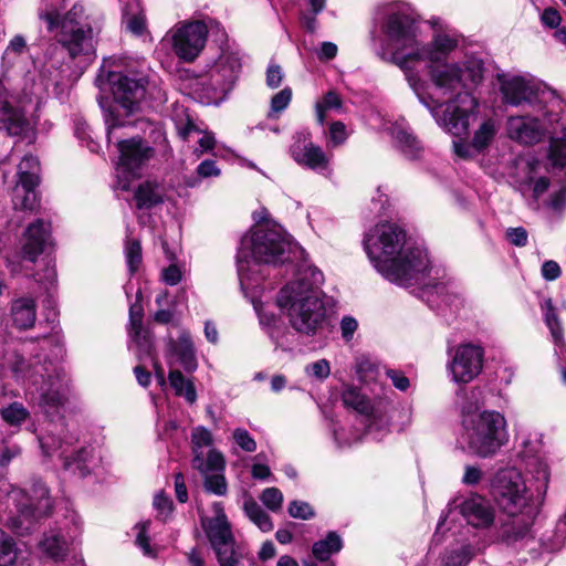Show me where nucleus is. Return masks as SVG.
Segmentation results:
<instances>
[{"instance_id":"nucleus-58","label":"nucleus","mask_w":566,"mask_h":566,"mask_svg":"<svg viewBox=\"0 0 566 566\" xmlns=\"http://www.w3.org/2000/svg\"><path fill=\"white\" fill-rule=\"evenodd\" d=\"M233 439L235 443L245 452H254L256 450V442L247 429H235L233 431Z\"/></svg>"},{"instance_id":"nucleus-34","label":"nucleus","mask_w":566,"mask_h":566,"mask_svg":"<svg viewBox=\"0 0 566 566\" xmlns=\"http://www.w3.org/2000/svg\"><path fill=\"white\" fill-rule=\"evenodd\" d=\"M134 199L138 209H150L163 202V191L158 184L146 181L138 186Z\"/></svg>"},{"instance_id":"nucleus-32","label":"nucleus","mask_w":566,"mask_h":566,"mask_svg":"<svg viewBox=\"0 0 566 566\" xmlns=\"http://www.w3.org/2000/svg\"><path fill=\"white\" fill-rule=\"evenodd\" d=\"M527 473L531 474L532 479L536 481V492L541 504L544 502L548 484L551 472L547 463L538 457H532L526 462Z\"/></svg>"},{"instance_id":"nucleus-50","label":"nucleus","mask_w":566,"mask_h":566,"mask_svg":"<svg viewBox=\"0 0 566 566\" xmlns=\"http://www.w3.org/2000/svg\"><path fill=\"white\" fill-rule=\"evenodd\" d=\"M126 262L129 271L135 272L142 263V247L138 240H127L125 245Z\"/></svg>"},{"instance_id":"nucleus-3","label":"nucleus","mask_w":566,"mask_h":566,"mask_svg":"<svg viewBox=\"0 0 566 566\" xmlns=\"http://www.w3.org/2000/svg\"><path fill=\"white\" fill-rule=\"evenodd\" d=\"M117 61L116 57L103 60L96 83L102 91L112 92L114 105L106 108L103 101L99 104L104 111L107 140L111 143L114 138L119 153L118 171L127 175L125 178L137 177L139 170L154 157L155 150L139 137L120 139L115 132L128 124L123 118L124 115H132L138 109L145 98L149 81L145 76L132 77L122 71L113 70Z\"/></svg>"},{"instance_id":"nucleus-52","label":"nucleus","mask_w":566,"mask_h":566,"mask_svg":"<svg viewBox=\"0 0 566 566\" xmlns=\"http://www.w3.org/2000/svg\"><path fill=\"white\" fill-rule=\"evenodd\" d=\"M33 277L36 282L42 284L45 289H49L54 285L56 282V270L55 265L48 260L44 264V268L41 272H36L33 274Z\"/></svg>"},{"instance_id":"nucleus-17","label":"nucleus","mask_w":566,"mask_h":566,"mask_svg":"<svg viewBox=\"0 0 566 566\" xmlns=\"http://www.w3.org/2000/svg\"><path fill=\"white\" fill-rule=\"evenodd\" d=\"M191 468L203 481V488L212 493V433L198 426L191 430Z\"/></svg>"},{"instance_id":"nucleus-22","label":"nucleus","mask_w":566,"mask_h":566,"mask_svg":"<svg viewBox=\"0 0 566 566\" xmlns=\"http://www.w3.org/2000/svg\"><path fill=\"white\" fill-rule=\"evenodd\" d=\"M545 130L536 118L528 116H511L507 119V135L511 139L533 145L542 140Z\"/></svg>"},{"instance_id":"nucleus-39","label":"nucleus","mask_w":566,"mask_h":566,"mask_svg":"<svg viewBox=\"0 0 566 566\" xmlns=\"http://www.w3.org/2000/svg\"><path fill=\"white\" fill-rule=\"evenodd\" d=\"M243 511L245 515L262 531L270 532L273 528V523L270 515L256 503V501L249 496L243 503Z\"/></svg>"},{"instance_id":"nucleus-46","label":"nucleus","mask_w":566,"mask_h":566,"mask_svg":"<svg viewBox=\"0 0 566 566\" xmlns=\"http://www.w3.org/2000/svg\"><path fill=\"white\" fill-rule=\"evenodd\" d=\"M549 159L555 166L566 165V126L560 137H553L549 143Z\"/></svg>"},{"instance_id":"nucleus-61","label":"nucleus","mask_w":566,"mask_h":566,"mask_svg":"<svg viewBox=\"0 0 566 566\" xmlns=\"http://www.w3.org/2000/svg\"><path fill=\"white\" fill-rule=\"evenodd\" d=\"M527 231L523 227L509 228L506 230V239L516 247H525L527 244Z\"/></svg>"},{"instance_id":"nucleus-29","label":"nucleus","mask_w":566,"mask_h":566,"mask_svg":"<svg viewBox=\"0 0 566 566\" xmlns=\"http://www.w3.org/2000/svg\"><path fill=\"white\" fill-rule=\"evenodd\" d=\"M0 124L9 135H20L28 126L24 114L9 102L7 88L0 83Z\"/></svg>"},{"instance_id":"nucleus-10","label":"nucleus","mask_w":566,"mask_h":566,"mask_svg":"<svg viewBox=\"0 0 566 566\" xmlns=\"http://www.w3.org/2000/svg\"><path fill=\"white\" fill-rule=\"evenodd\" d=\"M491 493L505 514H525L531 510L539 511L532 501V494L522 474L515 470L500 471L492 482Z\"/></svg>"},{"instance_id":"nucleus-57","label":"nucleus","mask_w":566,"mask_h":566,"mask_svg":"<svg viewBox=\"0 0 566 566\" xmlns=\"http://www.w3.org/2000/svg\"><path fill=\"white\" fill-rule=\"evenodd\" d=\"M149 522H143V523H139L136 525V528H137V535H136V544L142 548V551L144 552V554L146 556H150V557H154L155 554L150 547V544H149V536H148V527H149Z\"/></svg>"},{"instance_id":"nucleus-26","label":"nucleus","mask_w":566,"mask_h":566,"mask_svg":"<svg viewBox=\"0 0 566 566\" xmlns=\"http://www.w3.org/2000/svg\"><path fill=\"white\" fill-rule=\"evenodd\" d=\"M254 308L261 327L275 345V348L289 349L291 346L289 338L293 337V335L283 325L281 319L274 313L266 311L262 305L254 304Z\"/></svg>"},{"instance_id":"nucleus-60","label":"nucleus","mask_w":566,"mask_h":566,"mask_svg":"<svg viewBox=\"0 0 566 566\" xmlns=\"http://www.w3.org/2000/svg\"><path fill=\"white\" fill-rule=\"evenodd\" d=\"M20 453L17 446L8 447L4 441L2 431L0 430V465H7L13 458Z\"/></svg>"},{"instance_id":"nucleus-12","label":"nucleus","mask_w":566,"mask_h":566,"mask_svg":"<svg viewBox=\"0 0 566 566\" xmlns=\"http://www.w3.org/2000/svg\"><path fill=\"white\" fill-rule=\"evenodd\" d=\"M500 88L503 99L512 106L528 105L537 112H544L549 102H556L554 92L520 75H500Z\"/></svg>"},{"instance_id":"nucleus-9","label":"nucleus","mask_w":566,"mask_h":566,"mask_svg":"<svg viewBox=\"0 0 566 566\" xmlns=\"http://www.w3.org/2000/svg\"><path fill=\"white\" fill-rule=\"evenodd\" d=\"M44 455H56L63 461V469L73 475L84 478L91 472L92 449L82 447L74 450L77 438L65 430L64 423L54 424L45 436L39 438Z\"/></svg>"},{"instance_id":"nucleus-41","label":"nucleus","mask_w":566,"mask_h":566,"mask_svg":"<svg viewBox=\"0 0 566 566\" xmlns=\"http://www.w3.org/2000/svg\"><path fill=\"white\" fill-rule=\"evenodd\" d=\"M169 384L175 395L184 397L189 403L196 401L197 395L192 382L187 380L179 370H170Z\"/></svg>"},{"instance_id":"nucleus-55","label":"nucleus","mask_w":566,"mask_h":566,"mask_svg":"<svg viewBox=\"0 0 566 566\" xmlns=\"http://www.w3.org/2000/svg\"><path fill=\"white\" fill-rule=\"evenodd\" d=\"M196 538L198 546H212V518L208 516H201V525L200 528L196 530Z\"/></svg>"},{"instance_id":"nucleus-30","label":"nucleus","mask_w":566,"mask_h":566,"mask_svg":"<svg viewBox=\"0 0 566 566\" xmlns=\"http://www.w3.org/2000/svg\"><path fill=\"white\" fill-rule=\"evenodd\" d=\"M391 136L395 145L408 159H419L423 153V146L409 127L395 124L391 127Z\"/></svg>"},{"instance_id":"nucleus-15","label":"nucleus","mask_w":566,"mask_h":566,"mask_svg":"<svg viewBox=\"0 0 566 566\" xmlns=\"http://www.w3.org/2000/svg\"><path fill=\"white\" fill-rule=\"evenodd\" d=\"M19 180L13 189L14 209L33 210L38 205L35 187L40 182V161L32 155H25L18 166Z\"/></svg>"},{"instance_id":"nucleus-51","label":"nucleus","mask_w":566,"mask_h":566,"mask_svg":"<svg viewBox=\"0 0 566 566\" xmlns=\"http://www.w3.org/2000/svg\"><path fill=\"white\" fill-rule=\"evenodd\" d=\"M261 502L272 512L282 507L283 494L277 488H266L260 495Z\"/></svg>"},{"instance_id":"nucleus-38","label":"nucleus","mask_w":566,"mask_h":566,"mask_svg":"<svg viewBox=\"0 0 566 566\" xmlns=\"http://www.w3.org/2000/svg\"><path fill=\"white\" fill-rule=\"evenodd\" d=\"M343 547V541L336 532H328L326 537L314 543L312 552L315 558L325 562L332 554L338 553Z\"/></svg>"},{"instance_id":"nucleus-24","label":"nucleus","mask_w":566,"mask_h":566,"mask_svg":"<svg viewBox=\"0 0 566 566\" xmlns=\"http://www.w3.org/2000/svg\"><path fill=\"white\" fill-rule=\"evenodd\" d=\"M15 503V512L9 516L7 526L17 535L25 536L36 530L46 514H40L39 510L31 507V504L12 500Z\"/></svg>"},{"instance_id":"nucleus-28","label":"nucleus","mask_w":566,"mask_h":566,"mask_svg":"<svg viewBox=\"0 0 566 566\" xmlns=\"http://www.w3.org/2000/svg\"><path fill=\"white\" fill-rule=\"evenodd\" d=\"M9 497L11 500H20L21 502L31 504V507L39 510L40 514L49 515L52 509V501L49 496V490L46 485L40 480H35L33 482L29 492L15 486H11Z\"/></svg>"},{"instance_id":"nucleus-62","label":"nucleus","mask_w":566,"mask_h":566,"mask_svg":"<svg viewBox=\"0 0 566 566\" xmlns=\"http://www.w3.org/2000/svg\"><path fill=\"white\" fill-rule=\"evenodd\" d=\"M484 473L478 465H465L462 483L465 485H476L481 482Z\"/></svg>"},{"instance_id":"nucleus-36","label":"nucleus","mask_w":566,"mask_h":566,"mask_svg":"<svg viewBox=\"0 0 566 566\" xmlns=\"http://www.w3.org/2000/svg\"><path fill=\"white\" fill-rule=\"evenodd\" d=\"M39 76L46 88L50 85L59 87L64 77L61 61L51 55L46 56L39 69Z\"/></svg>"},{"instance_id":"nucleus-7","label":"nucleus","mask_w":566,"mask_h":566,"mask_svg":"<svg viewBox=\"0 0 566 566\" xmlns=\"http://www.w3.org/2000/svg\"><path fill=\"white\" fill-rule=\"evenodd\" d=\"M38 17L45 22L46 30L66 50L71 59L90 60L95 54L93 29L87 22L84 6L75 3L66 13L53 3L43 1Z\"/></svg>"},{"instance_id":"nucleus-14","label":"nucleus","mask_w":566,"mask_h":566,"mask_svg":"<svg viewBox=\"0 0 566 566\" xmlns=\"http://www.w3.org/2000/svg\"><path fill=\"white\" fill-rule=\"evenodd\" d=\"M208 27L201 21L179 22L167 33L178 59L185 62L195 61L206 45Z\"/></svg>"},{"instance_id":"nucleus-20","label":"nucleus","mask_w":566,"mask_h":566,"mask_svg":"<svg viewBox=\"0 0 566 566\" xmlns=\"http://www.w3.org/2000/svg\"><path fill=\"white\" fill-rule=\"evenodd\" d=\"M537 514L538 510H531L525 514H506L500 520L496 538L506 545L523 541L528 536Z\"/></svg>"},{"instance_id":"nucleus-1","label":"nucleus","mask_w":566,"mask_h":566,"mask_svg":"<svg viewBox=\"0 0 566 566\" xmlns=\"http://www.w3.org/2000/svg\"><path fill=\"white\" fill-rule=\"evenodd\" d=\"M455 46V40L439 34L431 43L419 42L417 51L392 55L391 61L403 71L409 86L438 124L460 137L468 135L476 117L479 103L470 91L483 78V63L469 59L461 64H436Z\"/></svg>"},{"instance_id":"nucleus-44","label":"nucleus","mask_w":566,"mask_h":566,"mask_svg":"<svg viewBox=\"0 0 566 566\" xmlns=\"http://www.w3.org/2000/svg\"><path fill=\"white\" fill-rule=\"evenodd\" d=\"M342 400L346 407L353 408L361 415H366L370 409V405L366 396L354 386H348L344 389Z\"/></svg>"},{"instance_id":"nucleus-45","label":"nucleus","mask_w":566,"mask_h":566,"mask_svg":"<svg viewBox=\"0 0 566 566\" xmlns=\"http://www.w3.org/2000/svg\"><path fill=\"white\" fill-rule=\"evenodd\" d=\"M28 409L20 402H12L1 410L3 421L10 426H21L29 418Z\"/></svg>"},{"instance_id":"nucleus-64","label":"nucleus","mask_w":566,"mask_h":566,"mask_svg":"<svg viewBox=\"0 0 566 566\" xmlns=\"http://www.w3.org/2000/svg\"><path fill=\"white\" fill-rule=\"evenodd\" d=\"M358 323L352 316H344L340 321L342 337L345 342H350L355 332L357 331Z\"/></svg>"},{"instance_id":"nucleus-19","label":"nucleus","mask_w":566,"mask_h":566,"mask_svg":"<svg viewBox=\"0 0 566 566\" xmlns=\"http://www.w3.org/2000/svg\"><path fill=\"white\" fill-rule=\"evenodd\" d=\"M290 153L298 165L312 170H324L328 166L327 156L319 146L313 144L308 133L300 132L294 135Z\"/></svg>"},{"instance_id":"nucleus-4","label":"nucleus","mask_w":566,"mask_h":566,"mask_svg":"<svg viewBox=\"0 0 566 566\" xmlns=\"http://www.w3.org/2000/svg\"><path fill=\"white\" fill-rule=\"evenodd\" d=\"M323 282L322 271L303 264L297 269L296 277L277 293V306L297 333L315 336L327 324L324 293L321 290Z\"/></svg>"},{"instance_id":"nucleus-16","label":"nucleus","mask_w":566,"mask_h":566,"mask_svg":"<svg viewBox=\"0 0 566 566\" xmlns=\"http://www.w3.org/2000/svg\"><path fill=\"white\" fill-rule=\"evenodd\" d=\"M214 554L219 566H241V553L238 549L231 524L219 503H214Z\"/></svg>"},{"instance_id":"nucleus-6","label":"nucleus","mask_w":566,"mask_h":566,"mask_svg":"<svg viewBox=\"0 0 566 566\" xmlns=\"http://www.w3.org/2000/svg\"><path fill=\"white\" fill-rule=\"evenodd\" d=\"M7 363L13 377L29 386L32 399L48 417L60 413L67 392V379L61 369L52 363L42 364L40 359L33 363L25 361L18 353H11L7 357Z\"/></svg>"},{"instance_id":"nucleus-59","label":"nucleus","mask_w":566,"mask_h":566,"mask_svg":"<svg viewBox=\"0 0 566 566\" xmlns=\"http://www.w3.org/2000/svg\"><path fill=\"white\" fill-rule=\"evenodd\" d=\"M143 306L138 301H136L129 307V332L145 329L143 327Z\"/></svg>"},{"instance_id":"nucleus-63","label":"nucleus","mask_w":566,"mask_h":566,"mask_svg":"<svg viewBox=\"0 0 566 566\" xmlns=\"http://www.w3.org/2000/svg\"><path fill=\"white\" fill-rule=\"evenodd\" d=\"M386 375L398 390L406 391L409 388L410 381L402 371L387 369Z\"/></svg>"},{"instance_id":"nucleus-43","label":"nucleus","mask_w":566,"mask_h":566,"mask_svg":"<svg viewBox=\"0 0 566 566\" xmlns=\"http://www.w3.org/2000/svg\"><path fill=\"white\" fill-rule=\"evenodd\" d=\"M474 557V549L471 545H463L455 549H448L441 556L440 566H468Z\"/></svg>"},{"instance_id":"nucleus-48","label":"nucleus","mask_w":566,"mask_h":566,"mask_svg":"<svg viewBox=\"0 0 566 566\" xmlns=\"http://www.w3.org/2000/svg\"><path fill=\"white\" fill-rule=\"evenodd\" d=\"M226 460L222 453L214 450V495H224L228 491V483L224 478Z\"/></svg>"},{"instance_id":"nucleus-53","label":"nucleus","mask_w":566,"mask_h":566,"mask_svg":"<svg viewBox=\"0 0 566 566\" xmlns=\"http://www.w3.org/2000/svg\"><path fill=\"white\" fill-rule=\"evenodd\" d=\"M287 511L292 517L301 520H310L315 515L313 507L304 501H292Z\"/></svg>"},{"instance_id":"nucleus-37","label":"nucleus","mask_w":566,"mask_h":566,"mask_svg":"<svg viewBox=\"0 0 566 566\" xmlns=\"http://www.w3.org/2000/svg\"><path fill=\"white\" fill-rule=\"evenodd\" d=\"M497 133V125L493 118L484 119L479 128L474 132L471 139L472 148L480 153L489 147Z\"/></svg>"},{"instance_id":"nucleus-54","label":"nucleus","mask_w":566,"mask_h":566,"mask_svg":"<svg viewBox=\"0 0 566 566\" xmlns=\"http://www.w3.org/2000/svg\"><path fill=\"white\" fill-rule=\"evenodd\" d=\"M292 98V91L289 87L283 88L279 93H276L271 99V112L269 113V117H273V113H280L284 111Z\"/></svg>"},{"instance_id":"nucleus-27","label":"nucleus","mask_w":566,"mask_h":566,"mask_svg":"<svg viewBox=\"0 0 566 566\" xmlns=\"http://www.w3.org/2000/svg\"><path fill=\"white\" fill-rule=\"evenodd\" d=\"M461 513L474 527H489L494 522V510L490 502L480 495H472L461 504Z\"/></svg>"},{"instance_id":"nucleus-35","label":"nucleus","mask_w":566,"mask_h":566,"mask_svg":"<svg viewBox=\"0 0 566 566\" xmlns=\"http://www.w3.org/2000/svg\"><path fill=\"white\" fill-rule=\"evenodd\" d=\"M29 52L27 40L23 35H14L2 53V66L7 70L15 67Z\"/></svg>"},{"instance_id":"nucleus-13","label":"nucleus","mask_w":566,"mask_h":566,"mask_svg":"<svg viewBox=\"0 0 566 566\" xmlns=\"http://www.w3.org/2000/svg\"><path fill=\"white\" fill-rule=\"evenodd\" d=\"M382 30L390 46L394 49L390 54L385 52L379 54L384 61L392 63V55L399 54L403 56L408 52L417 51L420 42L417 36L418 27L410 15L401 12L389 14Z\"/></svg>"},{"instance_id":"nucleus-25","label":"nucleus","mask_w":566,"mask_h":566,"mask_svg":"<svg viewBox=\"0 0 566 566\" xmlns=\"http://www.w3.org/2000/svg\"><path fill=\"white\" fill-rule=\"evenodd\" d=\"M133 343V350L140 363L150 360L155 370V378L160 387L166 386V377L164 368L158 364L154 355L153 338L147 329L129 332Z\"/></svg>"},{"instance_id":"nucleus-33","label":"nucleus","mask_w":566,"mask_h":566,"mask_svg":"<svg viewBox=\"0 0 566 566\" xmlns=\"http://www.w3.org/2000/svg\"><path fill=\"white\" fill-rule=\"evenodd\" d=\"M40 548L51 559L63 560L70 552L69 543L61 532L52 531L46 533L40 542Z\"/></svg>"},{"instance_id":"nucleus-42","label":"nucleus","mask_w":566,"mask_h":566,"mask_svg":"<svg viewBox=\"0 0 566 566\" xmlns=\"http://www.w3.org/2000/svg\"><path fill=\"white\" fill-rule=\"evenodd\" d=\"M541 307L544 312V319L551 331L554 343L560 345L563 343V328L552 300L545 298Z\"/></svg>"},{"instance_id":"nucleus-49","label":"nucleus","mask_w":566,"mask_h":566,"mask_svg":"<svg viewBox=\"0 0 566 566\" xmlns=\"http://www.w3.org/2000/svg\"><path fill=\"white\" fill-rule=\"evenodd\" d=\"M124 22L126 29L134 35L140 36L146 31V18L143 12L129 13L127 9L124 11Z\"/></svg>"},{"instance_id":"nucleus-47","label":"nucleus","mask_w":566,"mask_h":566,"mask_svg":"<svg viewBox=\"0 0 566 566\" xmlns=\"http://www.w3.org/2000/svg\"><path fill=\"white\" fill-rule=\"evenodd\" d=\"M342 107V98L335 91H328L321 102L315 105L316 118L319 125L325 122V111L339 109Z\"/></svg>"},{"instance_id":"nucleus-40","label":"nucleus","mask_w":566,"mask_h":566,"mask_svg":"<svg viewBox=\"0 0 566 566\" xmlns=\"http://www.w3.org/2000/svg\"><path fill=\"white\" fill-rule=\"evenodd\" d=\"M22 554L14 539L0 528V566L15 565Z\"/></svg>"},{"instance_id":"nucleus-2","label":"nucleus","mask_w":566,"mask_h":566,"mask_svg":"<svg viewBox=\"0 0 566 566\" xmlns=\"http://www.w3.org/2000/svg\"><path fill=\"white\" fill-rule=\"evenodd\" d=\"M365 252L386 280L399 286L419 290V297L431 308L440 310L450 304L451 295L446 284L430 276L426 250L406 241V232L395 223H378L369 229L363 240Z\"/></svg>"},{"instance_id":"nucleus-8","label":"nucleus","mask_w":566,"mask_h":566,"mask_svg":"<svg viewBox=\"0 0 566 566\" xmlns=\"http://www.w3.org/2000/svg\"><path fill=\"white\" fill-rule=\"evenodd\" d=\"M480 395L481 390L473 388L471 397L476 400L475 405L468 402L462 406V438L468 452L485 459L494 455L505 443L506 421L497 411L473 412L478 408Z\"/></svg>"},{"instance_id":"nucleus-56","label":"nucleus","mask_w":566,"mask_h":566,"mask_svg":"<svg viewBox=\"0 0 566 566\" xmlns=\"http://www.w3.org/2000/svg\"><path fill=\"white\" fill-rule=\"evenodd\" d=\"M305 373L311 377H314L319 380H324V379L328 378V376L331 374V366H329L328 360H326L324 358L318 359L312 364H308L305 367Z\"/></svg>"},{"instance_id":"nucleus-21","label":"nucleus","mask_w":566,"mask_h":566,"mask_svg":"<svg viewBox=\"0 0 566 566\" xmlns=\"http://www.w3.org/2000/svg\"><path fill=\"white\" fill-rule=\"evenodd\" d=\"M167 359L170 367L179 365L187 371L196 368V352L189 332L178 329L176 338L169 337Z\"/></svg>"},{"instance_id":"nucleus-11","label":"nucleus","mask_w":566,"mask_h":566,"mask_svg":"<svg viewBox=\"0 0 566 566\" xmlns=\"http://www.w3.org/2000/svg\"><path fill=\"white\" fill-rule=\"evenodd\" d=\"M214 42H220V55L214 61V106H218L233 90L241 70V61L239 52L229 42L224 29L216 21Z\"/></svg>"},{"instance_id":"nucleus-5","label":"nucleus","mask_w":566,"mask_h":566,"mask_svg":"<svg viewBox=\"0 0 566 566\" xmlns=\"http://www.w3.org/2000/svg\"><path fill=\"white\" fill-rule=\"evenodd\" d=\"M301 249L279 224L253 226L240 241L237 269L242 287H251L264 279V265L291 261Z\"/></svg>"},{"instance_id":"nucleus-31","label":"nucleus","mask_w":566,"mask_h":566,"mask_svg":"<svg viewBox=\"0 0 566 566\" xmlns=\"http://www.w3.org/2000/svg\"><path fill=\"white\" fill-rule=\"evenodd\" d=\"M12 324L19 329L31 328L36 319V304L34 298L24 296L11 303Z\"/></svg>"},{"instance_id":"nucleus-23","label":"nucleus","mask_w":566,"mask_h":566,"mask_svg":"<svg viewBox=\"0 0 566 566\" xmlns=\"http://www.w3.org/2000/svg\"><path fill=\"white\" fill-rule=\"evenodd\" d=\"M24 237L23 256L34 263L36 258L51 244V226L43 220H36L28 227Z\"/></svg>"},{"instance_id":"nucleus-18","label":"nucleus","mask_w":566,"mask_h":566,"mask_svg":"<svg viewBox=\"0 0 566 566\" xmlns=\"http://www.w3.org/2000/svg\"><path fill=\"white\" fill-rule=\"evenodd\" d=\"M483 355V349L480 346L460 345L448 363L452 381L457 384L472 381L482 370Z\"/></svg>"}]
</instances>
